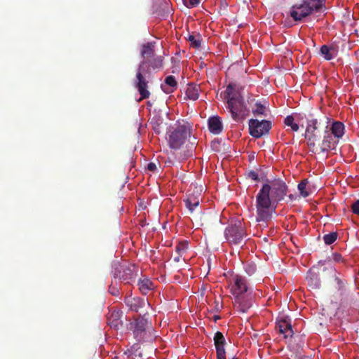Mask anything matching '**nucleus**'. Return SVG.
Instances as JSON below:
<instances>
[{"mask_svg": "<svg viewBox=\"0 0 359 359\" xmlns=\"http://www.w3.org/2000/svg\"><path fill=\"white\" fill-rule=\"evenodd\" d=\"M248 177L251 178L254 181H259V175L258 173L256 171L251 170L248 173Z\"/></svg>", "mask_w": 359, "mask_h": 359, "instance_id": "obj_37", "label": "nucleus"}, {"mask_svg": "<svg viewBox=\"0 0 359 359\" xmlns=\"http://www.w3.org/2000/svg\"><path fill=\"white\" fill-rule=\"evenodd\" d=\"M184 5L189 8H193L199 4L200 0H183Z\"/></svg>", "mask_w": 359, "mask_h": 359, "instance_id": "obj_35", "label": "nucleus"}, {"mask_svg": "<svg viewBox=\"0 0 359 359\" xmlns=\"http://www.w3.org/2000/svg\"><path fill=\"white\" fill-rule=\"evenodd\" d=\"M332 135L337 140L341 138L344 134V126L340 121H334L332 126H329Z\"/></svg>", "mask_w": 359, "mask_h": 359, "instance_id": "obj_20", "label": "nucleus"}, {"mask_svg": "<svg viewBox=\"0 0 359 359\" xmlns=\"http://www.w3.org/2000/svg\"><path fill=\"white\" fill-rule=\"evenodd\" d=\"M292 115L295 118L296 122H297L298 125L300 124L302 127L304 126L303 123L304 120H306L308 123L309 122V117H314L313 114L311 113L306 114L304 112L294 113Z\"/></svg>", "mask_w": 359, "mask_h": 359, "instance_id": "obj_25", "label": "nucleus"}, {"mask_svg": "<svg viewBox=\"0 0 359 359\" xmlns=\"http://www.w3.org/2000/svg\"><path fill=\"white\" fill-rule=\"evenodd\" d=\"M129 329L133 331V336L138 342L145 341L151 337V323L144 316H140L131 321Z\"/></svg>", "mask_w": 359, "mask_h": 359, "instance_id": "obj_6", "label": "nucleus"}, {"mask_svg": "<svg viewBox=\"0 0 359 359\" xmlns=\"http://www.w3.org/2000/svg\"><path fill=\"white\" fill-rule=\"evenodd\" d=\"M164 83L165 85L168 86L170 88V90L163 88V85L161 86L163 90L166 93H172L175 89L177 88V81L173 76H168L165 77Z\"/></svg>", "mask_w": 359, "mask_h": 359, "instance_id": "obj_24", "label": "nucleus"}, {"mask_svg": "<svg viewBox=\"0 0 359 359\" xmlns=\"http://www.w3.org/2000/svg\"><path fill=\"white\" fill-rule=\"evenodd\" d=\"M191 126L189 123L177 126L168 136V142L170 147L179 149L183 145L188 137L191 135Z\"/></svg>", "mask_w": 359, "mask_h": 359, "instance_id": "obj_7", "label": "nucleus"}, {"mask_svg": "<svg viewBox=\"0 0 359 359\" xmlns=\"http://www.w3.org/2000/svg\"><path fill=\"white\" fill-rule=\"evenodd\" d=\"M295 121H296L295 118L292 114V115H289V116H286V118L284 120V123L287 126H290L292 131L297 132V131H298V130L299 128V126L298 125L297 122L295 123Z\"/></svg>", "mask_w": 359, "mask_h": 359, "instance_id": "obj_28", "label": "nucleus"}, {"mask_svg": "<svg viewBox=\"0 0 359 359\" xmlns=\"http://www.w3.org/2000/svg\"><path fill=\"white\" fill-rule=\"evenodd\" d=\"M123 312L120 311H111L107 317V323L111 327L118 330L123 325L121 317Z\"/></svg>", "mask_w": 359, "mask_h": 359, "instance_id": "obj_16", "label": "nucleus"}, {"mask_svg": "<svg viewBox=\"0 0 359 359\" xmlns=\"http://www.w3.org/2000/svg\"><path fill=\"white\" fill-rule=\"evenodd\" d=\"M224 98L226 99L228 101L233 97H238L240 95L236 93L234 85H233L232 83H229L224 93Z\"/></svg>", "mask_w": 359, "mask_h": 359, "instance_id": "obj_29", "label": "nucleus"}, {"mask_svg": "<svg viewBox=\"0 0 359 359\" xmlns=\"http://www.w3.org/2000/svg\"><path fill=\"white\" fill-rule=\"evenodd\" d=\"M231 292L234 297V306L239 311L245 313L250 307V303L245 295L248 290L246 279L239 275L233 276L230 283Z\"/></svg>", "mask_w": 359, "mask_h": 359, "instance_id": "obj_3", "label": "nucleus"}, {"mask_svg": "<svg viewBox=\"0 0 359 359\" xmlns=\"http://www.w3.org/2000/svg\"><path fill=\"white\" fill-rule=\"evenodd\" d=\"M227 108L234 120L243 118L246 115V107L241 96L233 97L227 102Z\"/></svg>", "mask_w": 359, "mask_h": 359, "instance_id": "obj_11", "label": "nucleus"}, {"mask_svg": "<svg viewBox=\"0 0 359 359\" xmlns=\"http://www.w3.org/2000/svg\"><path fill=\"white\" fill-rule=\"evenodd\" d=\"M255 269H256V268L254 264H248L245 267V271L249 275H252V273H254V272L255 271Z\"/></svg>", "mask_w": 359, "mask_h": 359, "instance_id": "obj_38", "label": "nucleus"}, {"mask_svg": "<svg viewBox=\"0 0 359 359\" xmlns=\"http://www.w3.org/2000/svg\"><path fill=\"white\" fill-rule=\"evenodd\" d=\"M334 282L336 283L335 287L339 292V299L340 297L344 296V294H346L348 292L346 288V283L337 276L334 278Z\"/></svg>", "mask_w": 359, "mask_h": 359, "instance_id": "obj_26", "label": "nucleus"}, {"mask_svg": "<svg viewBox=\"0 0 359 359\" xmlns=\"http://www.w3.org/2000/svg\"><path fill=\"white\" fill-rule=\"evenodd\" d=\"M271 128V123L269 121L250 119L249 121L250 134L255 137L259 138L269 133Z\"/></svg>", "mask_w": 359, "mask_h": 359, "instance_id": "obj_12", "label": "nucleus"}, {"mask_svg": "<svg viewBox=\"0 0 359 359\" xmlns=\"http://www.w3.org/2000/svg\"><path fill=\"white\" fill-rule=\"evenodd\" d=\"M154 44L155 43L149 42L142 46L141 55L144 58V60H148L149 59L156 56L154 53Z\"/></svg>", "mask_w": 359, "mask_h": 359, "instance_id": "obj_22", "label": "nucleus"}, {"mask_svg": "<svg viewBox=\"0 0 359 359\" xmlns=\"http://www.w3.org/2000/svg\"><path fill=\"white\" fill-rule=\"evenodd\" d=\"M157 169L156 165L155 163L150 162L147 165V170L151 172L156 171Z\"/></svg>", "mask_w": 359, "mask_h": 359, "instance_id": "obj_39", "label": "nucleus"}, {"mask_svg": "<svg viewBox=\"0 0 359 359\" xmlns=\"http://www.w3.org/2000/svg\"><path fill=\"white\" fill-rule=\"evenodd\" d=\"M219 144V142L218 141H213L211 143V147L212 149L217 151V146Z\"/></svg>", "mask_w": 359, "mask_h": 359, "instance_id": "obj_41", "label": "nucleus"}, {"mask_svg": "<svg viewBox=\"0 0 359 359\" xmlns=\"http://www.w3.org/2000/svg\"><path fill=\"white\" fill-rule=\"evenodd\" d=\"M163 65V57L161 55H156L140 63L133 81L135 88H137L140 95V101L149 98L151 95L148 89L151 77V69L157 72L162 69Z\"/></svg>", "mask_w": 359, "mask_h": 359, "instance_id": "obj_2", "label": "nucleus"}, {"mask_svg": "<svg viewBox=\"0 0 359 359\" xmlns=\"http://www.w3.org/2000/svg\"><path fill=\"white\" fill-rule=\"evenodd\" d=\"M109 291L113 295H117L118 294V290L112 285L109 287Z\"/></svg>", "mask_w": 359, "mask_h": 359, "instance_id": "obj_40", "label": "nucleus"}, {"mask_svg": "<svg viewBox=\"0 0 359 359\" xmlns=\"http://www.w3.org/2000/svg\"><path fill=\"white\" fill-rule=\"evenodd\" d=\"M323 140L316 143L314 147H311L310 150L315 154L325 153L330 150L335 149L339 140L334 137L330 133L329 128L327 131L325 132L323 135Z\"/></svg>", "mask_w": 359, "mask_h": 359, "instance_id": "obj_9", "label": "nucleus"}, {"mask_svg": "<svg viewBox=\"0 0 359 359\" xmlns=\"http://www.w3.org/2000/svg\"><path fill=\"white\" fill-rule=\"evenodd\" d=\"M182 255L181 254H177V256H175L174 258H173V260L175 262H179L181 259V257H182Z\"/></svg>", "mask_w": 359, "mask_h": 359, "instance_id": "obj_42", "label": "nucleus"}, {"mask_svg": "<svg viewBox=\"0 0 359 359\" xmlns=\"http://www.w3.org/2000/svg\"><path fill=\"white\" fill-rule=\"evenodd\" d=\"M351 210L354 214L359 215V200L355 201L351 205Z\"/></svg>", "mask_w": 359, "mask_h": 359, "instance_id": "obj_36", "label": "nucleus"}, {"mask_svg": "<svg viewBox=\"0 0 359 359\" xmlns=\"http://www.w3.org/2000/svg\"><path fill=\"white\" fill-rule=\"evenodd\" d=\"M232 359H238V358H237L233 357V358H232Z\"/></svg>", "mask_w": 359, "mask_h": 359, "instance_id": "obj_46", "label": "nucleus"}, {"mask_svg": "<svg viewBox=\"0 0 359 359\" xmlns=\"http://www.w3.org/2000/svg\"><path fill=\"white\" fill-rule=\"evenodd\" d=\"M139 286V290L142 292V294L146 295L151 290H154V285L153 282L147 278H140L138 280L137 283Z\"/></svg>", "mask_w": 359, "mask_h": 359, "instance_id": "obj_19", "label": "nucleus"}, {"mask_svg": "<svg viewBox=\"0 0 359 359\" xmlns=\"http://www.w3.org/2000/svg\"><path fill=\"white\" fill-rule=\"evenodd\" d=\"M219 318H219V316H215V320H217V319H219Z\"/></svg>", "mask_w": 359, "mask_h": 359, "instance_id": "obj_44", "label": "nucleus"}, {"mask_svg": "<svg viewBox=\"0 0 359 359\" xmlns=\"http://www.w3.org/2000/svg\"><path fill=\"white\" fill-rule=\"evenodd\" d=\"M308 182V180L305 179L303 180L297 186L298 190L299 191L301 196H302L304 198L309 196V193L306 190Z\"/></svg>", "mask_w": 359, "mask_h": 359, "instance_id": "obj_31", "label": "nucleus"}, {"mask_svg": "<svg viewBox=\"0 0 359 359\" xmlns=\"http://www.w3.org/2000/svg\"><path fill=\"white\" fill-rule=\"evenodd\" d=\"M187 40L190 42V46L195 48H198L201 45L202 38L199 34H189Z\"/></svg>", "mask_w": 359, "mask_h": 359, "instance_id": "obj_27", "label": "nucleus"}, {"mask_svg": "<svg viewBox=\"0 0 359 359\" xmlns=\"http://www.w3.org/2000/svg\"><path fill=\"white\" fill-rule=\"evenodd\" d=\"M339 305L347 309L357 310L359 309V294L347 292L339 298Z\"/></svg>", "mask_w": 359, "mask_h": 359, "instance_id": "obj_13", "label": "nucleus"}, {"mask_svg": "<svg viewBox=\"0 0 359 359\" xmlns=\"http://www.w3.org/2000/svg\"><path fill=\"white\" fill-rule=\"evenodd\" d=\"M124 302L130 310L135 312H138L145 304L144 300L140 297H126Z\"/></svg>", "mask_w": 359, "mask_h": 359, "instance_id": "obj_17", "label": "nucleus"}, {"mask_svg": "<svg viewBox=\"0 0 359 359\" xmlns=\"http://www.w3.org/2000/svg\"><path fill=\"white\" fill-rule=\"evenodd\" d=\"M262 185L256 196L257 221L266 222L271 217L276 204L287 194V186L281 179H274Z\"/></svg>", "mask_w": 359, "mask_h": 359, "instance_id": "obj_1", "label": "nucleus"}, {"mask_svg": "<svg viewBox=\"0 0 359 359\" xmlns=\"http://www.w3.org/2000/svg\"><path fill=\"white\" fill-rule=\"evenodd\" d=\"M337 238V233L336 232H332L328 234H325L323 236V241L326 245H331L335 242Z\"/></svg>", "mask_w": 359, "mask_h": 359, "instance_id": "obj_33", "label": "nucleus"}, {"mask_svg": "<svg viewBox=\"0 0 359 359\" xmlns=\"http://www.w3.org/2000/svg\"><path fill=\"white\" fill-rule=\"evenodd\" d=\"M304 134L305 139L307 141V145L314 147L316 143L318 142L325 132L327 131L329 128V121L325 119L309 117Z\"/></svg>", "mask_w": 359, "mask_h": 359, "instance_id": "obj_4", "label": "nucleus"}, {"mask_svg": "<svg viewBox=\"0 0 359 359\" xmlns=\"http://www.w3.org/2000/svg\"><path fill=\"white\" fill-rule=\"evenodd\" d=\"M184 202L186 208L191 214L194 213L198 209L200 204L199 199L193 195H189L188 197L184 200Z\"/></svg>", "mask_w": 359, "mask_h": 359, "instance_id": "obj_21", "label": "nucleus"}, {"mask_svg": "<svg viewBox=\"0 0 359 359\" xmlns=\"http://www.w3.org/2000/svg\"><path fill=\"white\" fill-rule=\"evenodd\" d=\"M341 255H339V254H336V255H334V259H335L336 261H339V260H341Z\"/></svg>", "mask_w": 359, "mask_h": 359, "instance_id": "obj_43", "label": "nucleus"}, {"mask_svg": "<svg viewBox=\"0 0 359 359\" xmlns=\"http://www.w3.org/2000/svg\"><path fill=\"white\" fill-rule=\"evenodd\" d=\"M265 107L261 103H256V108L253 110V114L255 116L265 115Z\"/></svg>", "mask_w": 359, "mask_h": 359, "instance_id": "obj_34", "label": "nucleus"}, {"mask_svg": "<svg viewBox=\"0 0 359 359\" xmlns=\"http://www.w3.org/2000/svg\"><path fill=\"white\" fill-rule=\"evenodd\" d=\"M323 6L324 0H302V3L291 7L290 15L294 21H301L313 11H320Z\"/></svg>", "mask_w": 359, "mask_h": 359, "instance_id": "obj_5", "label": "nucleus"}, {"mask_svg": "<svg viewBox=\"0 0 359 359\" xmlns=\"http://www.w3.org/2000/svg\"><path fill=\"white\" fill-rule=\"evenodd\" d=\"M214 343L217 352V359H226L224 345L225 338L221 332H217L214 336Z\"/></svg>", "mask_w": 359, "mask_h": 359, "instance_id": "obj_15", "label": "nucleus"}, {"mask_svg": "<svg viewBox=\"0 0 359 359\" xmlns=\"http://www.w3.org/2000/svg\"><path fill=\"white\" fill-rule=\"evenodd\" d=\"M276 329L280 334H283L285 339L292 337L293 335L290 319L287 316L278 318L277 319Z\"/></svg>", "mask_w": 359, "mask_h": 359, "instance_id": "obj_14", "label": "nucleus"}, {"mask_svg": "<svg viewBox=\"0 0 359 359\" xmlns=\"http://www.w3.org/2000/svg\"><path fill=\"white\" fill-rule=\"evenodd\" d=\"M332 49V48H330L327 45H323L321 46L320 50V53L322 54V55H323L324 58L326 60H330L334 57V55L331 53Z\"/></svg>", "mask_w": 359, "mask_h": 359, "instance_id": "obj_30", "label": "nucleus"}, {"mask_svg": "<svg viewBox=\"0 0 359 359\" xmlns=\"http://www.w3.org/2000/svg\"><path fill=\"white\" fill-rule=\"evenodd\" d=\"M188 249V242L187 241H182L178 243L177 246L175 247V251L177 254L183 255L186 252Z\"/></svg>", "mask_w": 359, "mask_h": 359, "instance_id": "obj_32", "label": "nucleus"}, {"mask_svg": "<svg viewBox=\"0 0 359 359\" xmlns=\"http://www.w3.org/2000/svg\"><path fill=\"white\" fill-rule=\"evenodd\" d=\"M289 197H290L291 199H293V196H292V194H290V195L289 196Z\"/></svg>", "mask_w": 359, "mask_h": 359, "instance_id": "obj_45", "label": "nucleus"}, {"mask_svg": "<svg viewBox=\"0 0 359 359\" xmlns=\"http://www.w3.org/2000/svg\"><path fill=\"white\" fill-rule=\"evenodd\" d=\"M224 236L230 245H241L244 243L247 233L241 222L237 221L226 228Z\"/></svg>", "mask_w": 359, "mask_h": 359, "instance_id": "obj_8", "label": "nucleus"}, {"mask_svg": "<svg viewBox=\"0 0 359 359\" xmlns=\"http://www.w3.org/2000/svg\"><path fill=\"white\" fill-rule=\"evenodd\" d=\"M208 129L212 133L218 135L222 132L223 126L218 116L210 117L208 120Z\"/></svg>", "mask_w": 359, "mask_h": 359, "instance_id": "obj_18", "label": "nucleus"}, {"mask_svg": "<svg viewBox=\"0 0 359 359\" xmlns=\"http://www.w3.org/2000/svg\"><path fill=\"white\" fill-rule=\"evenodd\" d=\"M200 86L194 83H189L186 89V96L187 98L196 100L199 97Z\"/></svg>", "mask_w": 359, "mask_h": 359, "instance_id": "obj_23", "label": "nucleus"}, {"mask_svg": "<svg viewBox=\"0 0 359 359\" xmlns=\"http://www.w3.org/2000/svg\"><path fill=\"white\" fill-rule=\"evenodd\" d=\"M138 275V268L135 264L120 266L116 269L114 274L115 278H118L125 283H130L135 280Z\"/></svg>", "mask_w": 359, "mask_h": 359, "instance_id": "obj_10", "label": "nucleus"}]
</instances>
